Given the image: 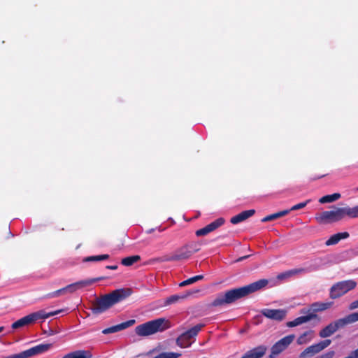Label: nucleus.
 Masks as SVG:
<instances>
[{
    "label": "nucleus",
    "mask_w": 358,
    "mask_h": 358,
    "mask_svg": "<svg viewBox=\"0 0 358 358\" xmlns=\"http://www.w3.org/2000/svg\"><path fill=\"white\" fill-rule=\"evenodd\" d=\"M350 236V234L347 231L340 232L330 236V238L325 242L327 246L334 245L337 244L341 240L346 239Z\"/></svg>",
    "instance_id": "19"
},
{
    "label": "nucleus",
    "mask_w": 358,
    "mask_h": 358,
    "mask_svg": "<svg viewBox=\"0 0 358 358\" xmlns=\"http://www.w3.org/2000/svg\"><path fill=\"white\" fill-rule=\"evenodd\" d=\"M316 261L317 260L315 259V263L311 264L307 268H293V269L289 270V272L291 273V276H293V275H298V274H301V273H304L309 272V271H316V270L319 269L320 264L318 263H317Z\"/></svg>",
    "instance_id": "22"
},
{
    "label": "nucleus",
    "mask_w": 358,
    "mask_h": 358,
    "mask_svg": "<svg viewBox=\"0 0 358 358\" xmlns=\"http://www.w3.org/2000/svg\"><path fill=\"white\" fill-rule=\"evenodd\" d=\"M255 210H254V209L242 211L241 213H238V215L233 216L230 220V222L233 224H238V223L248 219L249 217H252V215H255Z\"/></svg>",
    "instance_id": "17"
},
{
    "label": "nucleus",
    "mask_w": 358,
    "mask_h": 358,
    "mask_svg": "<svg viewBox=\"0 0 358 358\" xmlns=\"http://www.w3.org/2000/svg\"><path fill=\"white\" fill-rule=\"evenodd\" d=\"M331 343V340L330 339H325L323 341H321L320 342L317 343V345L320 349L321 351L327 348L328 346H329Z\"/></svg>",
    "instance_id": "33"
},
{
    "label": "nucleus",
    "mask_w": 358,
    "mask_h": 358,
    "mask_svg": "<svg viewBox=\"0 0 358 358\" xmlns=\"http://www.w3.org/2000/svg\"><path fill=\"white\" fill-rule=\"evenodd\" d=\"M225 220L222 217L217 218V220H214L211 223L208 224L206 227L199 229L196 231L195 234L197 236H206L208 234L215 231L220 227L224 224Z\"/></svg>",
    "instance_id": "11"
},
{
    "label": "nucleus",
    "mask_w": 358,
    "mask_h": 358,
    "mask_svg": "<svg viewBox=\"0 0 358 358\" xmlns=\"http://www.w3.org/2000/svg\"><path fill=\"white\" fill-rule=\"evenodd\" d=\"M174 253L173 255H166L162 257H159L155 259L157 262H176L175 259Z\"/></svg>",
    "instance_id": "32"
},
{
    "label": "nucleus",
    "mask_w": 358,
    "mask_h": 358,
    "mask_svg": "<svg viewBox=\"0 0 358 358\" xmlns=\"http://www.w3.org/2000/svg\"><path fill=\"white\" fill-rule=\"evenodd\" d=\"M53 344L52 343H41L18 354L6 357V358H29L36 355L44 353L50 350Z\"/></svg>",
    "instance_id": "8"
},
{
    "label": "nucleus",
    "mask_w": 358,
    "mask_h": 358,
    "mask_svg": "<svg viewBox=\"0 0 358 358\" xmlns=\"http://www.w3.org/2000/svg\"><path fill=\"white\" fill-rule=\"evenodd\" d=\"M181 355V353L178 352H163L154 357L153 358H178Z\"/></svg>",
    "instance_id": "30"
},
{
    "label": "nucleus",
    "mask_w": 358,
    "mask_h": 358,
    "mask_svg": "<svg viewBox=\"0 0 358 358\" xmlns=\"http://www.w3.org/2000/svg\"><path fill=\"white\" fill-rule=\"evenodd\" d=\"M335 352L334 350H330L319 356H317L315 358H333Z\"/></svg>",
    "instance_id": "37"
},
{
    "label": "nucleus",
    "mask_w": 358,
    "mask_h": 358,
    "mask_svg": "<svg viewBox=\"0 0 358 358\" xmlns=\"http://www.w3.org/2000/svg\"><path fill=\"white\" fill-rule=\"evenodd\" d=\"M331 210L323 211L316 215L315 219L319 223H332L343 220L345 216L355 218L353 208L349 206L336 207L333 206Z\"/></svg>",
    "instance_id": "3"
},
{
    "label": "nucleus",
    "mask_w": 358,
    "mask_h": 358,
    "mask_svg": "<svg viewBox=\"0 0 358 358\" xmlns=\"http://www.w3.org/2000/svg\"><path fill=\"white\" fill-rule=\"evenodd\" d=\"M309 202H310V200H307V201H306L304 202H301V203H297V204L293 206L291 208V210H296L301 209V208H304Z\"/></svg>",
    "instance_id": "36"
},
{
    "label": "nucleus",
    "mask_w": 358,
    "mask_h": 358,
    "mask_svg": "<svg viewBox=\"0 0 358 358\" xmlns=\"http://www.w3.org/2000/svg\"><path fill=\"white\" fill-rule=\"evenodd\" d=\"M194 283V280H193V278H189L182 282H181L180 284H179V286L180 287H185V286H187V285H191V284H193Z\"/></svg>",
    "instance_id": "39"
},
{
    "label": "nucleus",
    "mask_w": 358,
    "mask_h": 358,
    "mask_svg": "<svg viewBox=\"0 0 358 358\" xmlns=\"http://www.w3.org/2000/svg\"><path fill=\"white\" fill-rule=\"evenodd\" d=\"M169 327L167 320L164 318H158L138 325L135 328V332L140 336H148L157 332L163 331Z\"/></svg>",
    "instance_id": "4"
},
{
    "label": "nucleus",
    "mask_w": 358,
    "mask_h": 358,
    "mask_svg": "<svg viewBox=\"0 0 358 358\" xmlns=\"http://www.w3.org/2000/svg\"><path fill=\"white\" fill-rule=\"evenodd\" d=\"M82 288L83 287L81 286L80 280L74 283L70 284L62 289H57L52 293L48 294V297H57L61 294H64L66 293H73L78 289H80Z\"/></svg>",
    "instance_id": "13"
},
{
    "label": "nucleus",
    "mask_w": 358,
    "mask_h": 358,
    "mask_svg": "<svg viewBox=\"0 0 358 358\" xmlns=\"http://www.w3.org/2000/svg\"><path fill=\"white\" fill-rule=\"evenodd\" d=\"M193 278V280H194V282H196L199 280H201L202 279H203V275H195Z\"/></svg>",
    "instance_id": "43"
},
{
    "label": "nucleus",
    "mask_w": 358,
    "mask_h": 358,
    "mask_svg": "<svg viewBox=\"0 0 358 358\" xmlns=\"http://www.w3.org/2000/svg\"><path fill=\"white\" fill-rule=\"evenodd\" d=\"M278 215H277V213H273V214H271V215H268L264 217H263L261 221L262 222H269V221H272V220H274L275 219H278Z\"/></svg>",
    "instance_id": "35"
},
{
    "label": "nucleus",
    "mask_w": 358,
    "mask_h": 358,
    "mask_svg": "<svg viewBox=\"0 0 358 358\" xmlns=\"http://www.w3.org/2000/svg\"><path fill=\"white\" fill-rule=\"evenodd\" d=\"M357 287V282L354 280H347L334 284L329 292V297L336 299L341 297L348 292Z\"/></svg>",
    "instance_id": "6"
},
{
    "label": "nucleus",
    "mask_w": 358,
    "mask_h": 358,
    "mask_svg": "<svg viewBox=\"0 0 358 358\" xmlns=\"http://www.w3.org/2000/svg\"><path fill=\"white\" fill-rule=\"evenodd\" d=\"M197 292H199V290L196 289V290H193V291H188V292H187L186 294H182V295H179V294L171 295L164 299L163 305H164V306H168L171 304L176 303L182 300L185 299L191 294L197 293Z\"/></svg>",
    "instance_id": "15"
},
{
    "label": "nucleus",
    "mask_w": 358,
    "mask_h": 358,
    "mask_svg": "<svg viewBox=\"0 0 358 358\" xmlns=\"http://www.w3.org/2000/svg\"><path fill=\"white\" fill-rule=\"evenodd\" d=\"M118 266L117 265H112V266H106V268L110 269V270H116L117 269Z\"/></svg>",
    "instance_id": "46"
},
{
    "label": "nucleus",
    "mask_w": 358,
    "mask_h": 358,
    "mask_svg": "<svg viewBox=\"0 0 358 358\" xmlns=\"http://www.w3.org/2000/svg\"><path fill=\"white\" fill-rule=\"evenodd\" d=\"M325 176H327V174H323V175H321L319 176H313L310 178V180H315L320 179V178H322L324 177Z\"/></svg>",
    "instance_id": "45"
},
{
    "label": "nucleus",
    "mask_w": 358,
    "mask_h": 358,
    "mask_svg": "<svg viewBox=\"0 0 358 358\" xmlns=\"http://www.w3.org/2000/svg\"><path fill=\"white\" fill-rule=\"evenodd\" d=\"M294 338V334H290L276 342L271 348L269 358H274L283 352L293 342Z\"/></svg>",
    "instance_id": "9"
},
{
    "label": "nucleus",
    "mask_w": 358,
    "mask_h": 358,
    "mask_svg": "<svg viewBox=\"0 0 358 358\" xmlns=\"http://www.w3.org/2000/svg\"><path fill=\"white\" fill-rule=\"evenodd\" d=\"M355 217H358V206L353 207Z\"/></svg>",
    "instance_id": "47"
},
{
    "label": "nucleus",
    "mask_w": 358,
    "mask_h": 358,
    "mask_svg": "<svg viewBox=\"0 0 358 358\" xmlns=\"http://www.w3.org/2000/svg\"><path fill=\"white\" fill-rule=\"evenodd\" d=\"M290 211H292L291 208L289 209V210H282V211H279V212L277 213L278 217V218L282 217L287 215Z\"/></svg>",
    "instance_id": "40"
},
{
    "label": "nucleus",
    "mask_w": 358,
    "mask_h": 358,
    "mask_svg": "<svg viewBox=\"0 0 358 358\" xmlns=\"http://www.w3.org/2000/svg\"><path fill=\"white\" fill-rule=\"evenodd\" d=\"M204 327L203 324H199L182 333L176 339V344L180 348H188L191 345V339L196 337L201 329Z\"/></svg>",
    "instance_id": "7"
},
{
    "label": "nucleus",
    "mask_w": 358,
    "mask_h": 358,
    "mask_svg": "<svg viewBox=\"0 0 358 358\" xmlns=\"http://www.w3.org/2000/svg\"><path fill=\"white\" fill-rule=\"evenodd\" d=\"M185 246L191 252L192 255L201 250V244L199 242L192 241L185 244Z\"/></svg>",
    "instance_id": "29"
},
{
    "label": "nucleus",
    "mask_w": 358,
    "mask_h": 358,
    "mask_svg": "<svg viewBox=\"0 0 358 358\" xmlns=\"http://www.w3.org/2000/svg\"><path fill=\"white\" fill-rule=\"evenodd\" d=\"M290 277H292L291 276V273L289 272V270H288V271H286L282 272L281 273H279L277 275V279L279 280H282L289 278Z\"/></svg>",
    "instance_id": "34"
},
{
    "label": "nucleus",
    "mask_w": 358,
    "mask_h": 358,
    "mask_svg": "<svg viewBox=\"0 0 358 358\" xmlns=\"http://www.w3.org/2000/svg\"><path fill=\"white\" fill-rule=\"evenodd\" d=\"M131 294L129 288L118 289L112 292L98 297L92 303L91 308L94 314H101L110 308L115 304L122 301Z\"/></svg>",
    "instance_id": "2"
},
{
    "label": "nucleus",
    "mask_w": 358,
    "mask_h": 358,
    "mask_svg": "<svg viewBox=\"0 0 358 358\" xmlns=\"http://www.w3.org/2000/svg\"><path fill=\"white\" fill-rule=\"evenodd\" d=\"M268 283L266 279H260L248 285L229 289L224 294L217 296L213 301V306H221L224 304H230L236 301L244 298L249 294L264 288Z\"/></svg>",
    "instance_id": "1"
},
{
    "label": "nucleus",
    "mask_w": 358,
    "mask_h": 358,
    "mask_svg": "<svg viewBox=\"0 0 358 358\" xmlns=\"http://www.w3.org/2000/svg\"><path fill=\"white\" fill-rule=\"evenodd\" d=\"M135 323H136L135 320H134V319L129 320L126 322L118 324L117 325H114V326L110 327L108 328L104 329L102 331V333L103 334H109L115 333V332L124 330L127 328H129V327L133 326Z\"/></svg>",
    "instance_id": "14"
},
{
    "label": "nucleus",
    "mask_w": 358,
    "mask_h": 358,
    "mask_svg": "<svg viewBox=\"0 0 358 358\" xmlns=\"http://www.w3.org/2000/svg\"><path fill=\"white\" fill-rule=\"evenodd\" d=\"M348 357L350 358H358V349L352 351Z\"/></svg>",
    "instance_id": "42"
},
{
    "label": "nucleus",
    "mask_w": 358,
    "mask_h": 358,
    "mask_svg": "<svg viewBox=\"0 0 358 358\" xmlns=\"http://www.w3.org/2000/svg\"><path fill=\"white\" fill-rule=\"evenodd\" d=\"M341 196V195L339 193L325 195L319 199V202L321 203H331L339 199Z\"/></svg>",
    "instance_id": "27"
},
{
    "label": "nucleus",
    "mask_w": 358,
    "mask_h": 358,
    "mask_svg": "<svg viewBox=\"0 0 358 358\" xmlns=\"http://www.w3.org/2000/svg\"><path fill=\"white\" fill-rule=\"evenodd\" d=\"M4 358H6V357H4Z\"/></svg>",
    "instance_id": "52"
},
{
    "label": "nucleus",
    "mask_w": 358,
    "mask_h": 358,
    "mask_svg": "<svg viewBox=\"0 0 358 358\" xmlns=\"http://www.w3.org/2000/svg\"><path fill=\"white\" fill-rule=\"evenodd\" d=\"M321 350L317 345V343L313 344L308 348H306L303 351H302L299 355V358H308L312 357L314 355L320 352Z\"/></svg>",
    "instance_id": "18"
},
{
    "label": "nucleus",
    "mask_w": 358,
    "mask_h": 358,
    "mask_svg": "<svg viewBox=\"0 0 358 358\" xmlns=\"http://www.w3.org/2000/svg\"><path fill=\"white\" fill-rule=\"evenodd\" d=\"M261 313L267 318L282 321L285 317L287 312L282 309L264 308L261 310Z\"/></svg>",
    "instance_id": "12"
},
{
    "label": "nucleus",
    "mask_w": 358,
    "mask_h": 358,
    "mask_svg": "<svg viewBox=\"0 0 358 358\" xmlns=\"http://www.w3.org/2000/svg\"><path fill=\"white\" fill-rule=\"evenodd\" d=\"M52 334H53V331H50V335H52Z\"/></svg>",
    "instance_id": "50"
},
{
    "label": "nucleus",
    "mask_w": 358,
    "mask_h": 358,
    "mask_svg": "<svg viewBox=\"0 0 358 358\" xmlns=\"http://www.w3.org/2000/svg\"><path fill=\"white\" fill-rule=\"evenodd\" d=\"M174 255L177 262L188 259L192 256V254L184 245L175 251Z\"/></svg>",
    "instance_id": "21"
},
{
    "label": "nucleus",
    "mask_w": 358,
    "mask_h": 358,
    "mask_svg": "<svg viewBox=\"0 0 358 358\" xmlns=\"http://www.w3.org/2000/svg\"><path fill=\"white\" fill-rule=\"evenodd\" d=\"M109 255L107 254L100 255H94V256H89L85 257L83 259L84 262H99L106 260L109 258Z\"/></svg>",
    "instance_id": "28"
},
{
    "label": "nucleus",
    "mask_w": 358,
    "mask_h": 358,
    "mask_svg": "<svg viewBox=\"0 0 358 358\" xmlns=\"http://www.w3.org/2000/svg\"><path fill=\"white\" fill-rule=\"evenodd\" d=\"M106 278H107L106 277L102 276V277H98V278H95L83 280H80V284H81L82 287L84 288V287L90 286L94 282H99L100 280H104Z\"/></svg>",
    "instance_id": "31"
},
{
    "label": "nucleus",
    "mask_w": 358,
    "mask_h": 358,
    "mask_svg": "<svg viewBox=\"0 0 358 358\" xmlns=\"http://www.w3.org/2000/svg\"><path fill=\"white\" fill-rule=\"evenodd\" d=\"M193 278V280H194V282H196L199 280H201L202 279H203V275H195Z\"/></svg>",
    "instance_id": "44"
},
{
    "label": "nucleus",
    "mask_w": 358,
    "mask_h": 358,
    "mask_svg": "<svg viewBox=\"0 0 358 358\" xmlns=\"http://www.w3.org/2000/svg\"><path fill=\"white\" fill-rule=\"evenodd\" d=\"M343 327L358 322V312L352 313L339 319Z\"/></svg>",
    "instance_id": "24"
},
{
    "label": "nucleus",
    "mask_w": 358,
    "mask_h": 358,
    "mask_svg": "<svg viewBox=\"0 0 358 358\" xmlns=\"http://www.w3.org/2000/svg\"><path fill=\"white\" fill-rule=\"evenodd\" d=\"M250 256V255H245V256L241 257L238 258V259L236 260V262H241V261H243V260H244V259H247V258H248Z\"/></svg>",
    "instance_id": "48"
},
{
    "label": "nucleus",
    "mask_w": 358,
    "mask_h": 358,
    "mask_svg": "<svg viewBox=\"0 0 358 358\" xmlns=\"http://www.w3.org/2000/svg\"><path fill=\"white\" fill-rule=\"evenodd\" d=\"M4 329L3 327H0V333H1Z\"/></svg>",
    "instance_id": "49"
},
{
    "label": "nucleus",
    "mask_w": 358,
    "mask_h": 358,
    "mask_svg": "<svg viewBox=\"0 0 358 358\" xmlns=\"http://www.w3.org/2000/svg\"><path fill=\"white\" fill-rule=\"evenodd\" d=\"M92 354L90 350H76L65 355L62 358H92Z\"/></svg>",
    "instance_id": "20"
},
{
    "label": "nucleus",
    "mask_w": 358,
    "mask_h": 358,
    "mask_svg": "<svg viewBox=\"0 0 358 358\" xmlns=\"http://www.w3.org/2000/svg\"><path fill=\"white\" fill-rule=\"evenodd\" d=\"M343 328L339 319L329 323L319 331V336L322 338H328L332 336L339 329Z\"/></svg>",
    "instance_id": "10"
},
{
    "label": "nucleus",
    "mask_w": 358,
    "mask_h": 358,
    "mask_svg": "<svg viewBox=\"0 0 358 358\" xmlns=\"http://www.w3.org/2000/svg\"><path fill=\"white\" fill-rule=\"evenodd\" d=\"M313 334V331L310 330V331H306L303 334H302L301 335H300L298 337L297 341H296L297 344L298 345H303V344H306V343L310 342L312 340L313 336H310L309 337H308V336Z\"/></svg>",
    "instance_id": "25"
},
{
    "label": "nucleus",
    "mask_w": 358,
    "mask_h": 358,
    "mask_svg": "<svg viewBox=\"0 0 358 358\" xmlns=\"http://www.w3.org/2000/svg\"><path fill=\"white\" fill-rule=\"evenodd\" d=\"M348 309L350 311L358 309V299L350 303Z\"/></svg>",
    "instance_id": "38"
},
{
    "label": "nucleus",
    "mask_w": 358,
    "mask_h": 358,
    "mask_svg": "<svg viewBox=\"0 0 358 358\" xmlns=\"http://www.w3.org/2000/svg\"><path fill=\"white\" fill-rule=\"evenodd\" d=\"M140 259L141 257L139 255L129 256L122 259L121 264L125 266H130L138 262Z\"/></svg>",
    "instance_id": "26"
},
{
    "label": "nucleus",
    "mask_w": 358,
    "mask_h": 358,
    "mask_svg": "<svg viewBox=\"0 0 358 358\" xmlns=\"http://www.w3.org/2000/svg\"><path fill=\"white\" fill-rule=\"evenodd\" d=\"M317 314H315V313H310L306 315L298 317L295 318L294 320L288 322L287 323V326L288 327H294L298 325L306 323L307 322H309L310 320L317 318Z\"/></svg>",
    "instance_id": "16"
},
{
    "label": "nucleus",
    "mask_w": 358,
    "mask_h": 358,
    "mask_svg": "<svg viewBox=\"0 0 358 358\" xmlns=\"http://www.w3.org/2000/svg\"><path fill=\"white\" fill-rule=\"evenodd\" d=\"M290 211H292L291 208L289 209V210H282V211H279V212L277 213L278 217V218L282 217L287 215Z\"/></svg>",
    "instance_id": "41"
},
{
    "label": "nucleus",
    "mask_w": 358,
    "mask_h": 358,
    "mask_svg": "<svg viewBox=\"0 0 358 358\" xmlns=\"http://www.w3.org/2000/svg\"><path fill=\"white\" fill-rule=\"evenodd\" d=\"M52 334H53V331H50V335H52Z\"/></svg>",
    "instance_id": "51"
},
{
    "label": "nucleus",
    "mask_w": 358,
    "mask_h": 358,
    "mask_svg": "<svg viewBox=\"0 0 358 358\" xmlns=\"http://www.w3.org/2000/svg\"><path fill=\"white\" fill-rule=\"evenodd\" d=\"M62 310H58L53 312L46 313L43 310H38L37 312L32 313L29 315H27L15 322H13L11 325V327L13 329H17L25 326H28L36 322L40 319H47L49 317L54 316L59 313H61Z\"/></svg>",
    "instance_id": "5"
},
{
    "label": "nucleus",
    "mask_w": 358,
    "mask_h": 358,
    "mask_svg": "<svg viewBox=\"0 0 358 358\" xmlns=\"http://www.w3.org/2000/svg\"><path fill=\"white\" fill-rule=\"evenodd\" d=\"M334 304L333 301L315 302L310 305V310L313 312L323 311L330 308Z\"/></svg>",
    "instance_id": "23"
}]
</instances>
